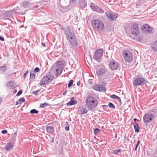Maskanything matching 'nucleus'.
<instances>
[{"label":"nucleus","instance_id":"f257e3e1","mask_svg":"<svg viewBox=\"0 0 157 157\" xmlns=\"http://www.w3.org/2000/svg\"><path fill=\"white\" fill-rule=\"evenodd\" d=\"M98 104L97 100L94 97L89 96L87 98L86 100V105L89 109L93 110Z\"/></svg>","mask_w":157,"mask_h":157},{"label":"nucleus","instance_id":"f03ea898","mask_svg":"<svg viewBox=\"0 0 157 157\" xmlns=\"http://www.w3.org/2000/svg\"><path fill=\"white\" fill-rule=\"evenodd\" d=\"M91 25L94 29L99 31H101L104 27L102 22L97 19H93L92 21Z\"/></svg>","mask_w":157,"mask_h":157},{"label":"nucleus","instance_id":"7ed1b4c3","mask_svg":"<svg viewBox=\"0 0 157 157\" xmlns=\"http://www.w3.org/2000/svg\"><path fill=\"white\" fill-rule=\"evenodd\" d=\"M60 25V28L63 29L64 31L65 35L67 40H69L75 37L74 32L70 28L67 27V29L66 30L65 29L63 28L62 25Z\"/></svg>","mask_w":157,"mask_h":157},{"label":"nucleus","instance_id":"20e7f679","mask_svg":"<svg viewBox=\"0 0 157 157\" xmlns=\"http://www.w3.org/2000/svg\"><path fill=\"white\" fill-rule=\"evenodd\" d=\"M54 78L52 75H46L42 78L39 84L41 86L47 85Z\"/></svg>","mask_w":157,"mask_h":157},{"label":"nucleus","instance_id":"39448f33","mask_svg":"<svg viewBox=\"0 0 157 157\" xmlns=\"http://www.w3.org/2000/svg\"><path fill=\"white\" fill-rule=\"evenodd\" d=\"M55 69L56 71V75L58 76L61 74L63 68V65L61 62L59 61L56 63L54 65Z\"/></svg>","mask_w":157,"mask_h":157},{"label":"nucleus","instance_id":"423d86ee","mask_svg":"<svg viewBox=\"0 0 157 157\" xmlns=\"http://www.w3.org/2000/svg\"><path fill=\"white\" fill-rule=\"evenodd\" d=\"M103 51L102 49H97L95 52L93 56V59L99 62H101V59L103 55Z\"/></svg>","mask_w":157,"mask_h":157},{"label":"nucleus","instance_id":"0eeeda50","mask_svg":"<svg viewBox=\"0 0 157 157\" xmlns=\"http://www.w3.org/2000/svg\"><path fill=\"white\" fill-rule=\"evenodd\" d=\"M123 58L125 60L128 62H131L132 59V53L129 51L125 50L122 52Z\"/></svg>","mask_w":157,"mask_h":157},{"label":"nucleus","instance_id":"6e6552de","mask_svg":"<svg viewBox=\"0 0 157 157\" xmlns=\"http://www.w3.org/2000/svg\"><path fill=\"white\" fill-rule=\"evenodd\" d=\"M146 79L140 76H137L134 80L133 82V85L135 86L138 85H143L144 82L146 81Z\"/></svg>","mask_w":157,"mask_h":157},{"label":"nucleus","instance_id":"1a4fd4ad","mask_svg":"<svg viewBox=\"0 0 157 157\" xmlns=\"http://www.w3.org/2000/svg\"><path fill=\"white\" fill-rule=\"evenodd\" d=\"M154 118V115L150 113H145L143 117V119L144 122L147 124L152 121Z\"/></svg>","mask_w":157,"mask_h":157},{"label":"nucleus","instance_id":"9d476101","mask_svg":"<svg viewBox=\"0 0 157 157\" xmlns=\"http://www.w3.org/2000/svg\"><path fill=\"white\" fill-rule=\"evenodd\" d=\"M130 31L131 34L135 36H137L139 33L138 26L135 24L132 23L131 25Z\"/></svg>","mask_w":157,"mask_h":157},{"label":"nucleus","instance_id":"9b49d317","mask_svg":"<svg viewBox=\"0 0 157 157\" xmlns=\"http://www.w3.org/2000/svg\"><path fill=\"white\" fill-rule=\"evenodd\" d=\"M105 14L107 17L112 21L116 20L118 16V14L117 13H111L108 11L106 12L105 13Z\"/></svg>","mask_w":157,"mask_h":157},{"label":"nucleus","instance_id":"f8f14e48","mask_svg":"<svg viewBox=\"0 0 157 157\" xmlns=\"http://www.w3.org/2000/svg\"><path fill=\"white\" fill-rule=\"evenodd\" d=\"M93 88L94 90L98 91H101L105 92L106 91V89L105 87L101 84H94L93 86Z\"/></svg>","mask_w":157,"mask_h":157},{"label":"nucleus","instance_id":"ddd939ff","mask_svg":"<svg viewBox=\"0 0 157 157\" xmlns=\"http://www.w3.org/2000/svg\"><path fill=\"white\" fill-rule=\"evenodd\" d=\"M118 66L119 64L118 63L114 60L112 61L109 63V67L112 70L117 69Z\"/></svg>","mask_w":157,"mask_h":157},{"label":"nucleus","instance_id":"4468645a","mask_svg":"<svg viewBox=\"0 0 157 157\" xmlns=\"http://www.w3.org/2000/svg\"><path fill=\"white\" fill-rule=\"evenodd\" d=\"M90 7L93 10L97 12L101 13L104 12V11L102 9L98 6L95 5L93 3H91V4Z\"/></svg>","mask_w":157,"mask_h":157},{"label":"nucleus","instance_id":"2eb2a0df","mask_svg":"<svg viewBox=\"0 0 157 157\" xmlns=\"http://www.w3.org/2000/svg\"><path fill=\"white\" fill-rule=\"evenodd\" d=\"M107 71L105 67H103L96 71V74L98 76H101L104 75Z\"/></svg>","mask_w":157,"mask_h":157},{"label":"nucleus","instance_id":"dca6fc26","mask_svg":"<svg viewBox=\"0 0 157 157\" xmlns=\"http://www.w3.org/2000/svg\"><path fill=\"white\" fill-rule=\"evenodd\" d=\"M69 41L70 44L74 48H77V42L75 37L69 40Z\"/></svg>","mask_w":157,"mask_h":157},{"label":"nucleus","instance_id":"f3484780","mask_svg":"<svg viewBox=\"0 0 157 157\" xmlns=\"http://www.w3.org/2000/svg\"><path fill=\"white\" fill-rule=\"evenodd\" d=\"M59 2L60 5L64 6L67 7L70 3V0H58Z\"/></svg>","mask_w":157,"mask_h":157},{"label":"nucleus","instance_id":"a211bd4d","mask_svg":"<svg viewBox=\"0 0 157 157\" xmlns=\"http://www.w3.org/2000/svg\"><path fill=\"white\" fill-rule=\"evenodd\" d=\"M78 5L81 8H85L87 5L86 0H79Z\"/></svg>","mask_w":157,"mask_h":157},{"label":"nucleus","instance_id":"6ab92c4d","mask_svg":"<svg viewBox=\"0 0 157 157\" xmlns=\"http://www.w3.org/2000/svg\"><path fill=\"white\" fill-rule=\"evenodd\" d=\"M77 101L74 97L71 98L70 101L67 103V106L73 105L76 104Z\"/></svg>","mask_w":157,"mask_h":157},{"label":"nucleus","instance_id":"aec40b11","mask_svg":"<svg viewBox=\"0 0 157 157\" xmlns=\"http://www.w3.org/2000/svg\"><path fill=\"white\" fill-rule=\"evenodd\" d=\"M46 130L49 133L53 134L55 132L54 128L53 126H48Z\"/></svg>","mask_w":157,"mask_h":157},{"label":"nucleus","instance_id":"412c9836","mask_svg":"<svg viewBox=\"0 0 157 157\" xmlns=\"http://www.w3.org/2000/svg\"><path fill=\"white\" fill-rule=\"evenodd\" d=\"M67 7V6H63L59 4L58 8L60 12L64 13L66 11V8Z\"/></svg>","mask_w":157,"mask_h":157},{"label":"nucleus","instance_id":"4be33fe9","mask_svg":"<svg viewBox=\"0 0 157 157\" xmlns=\"http://www.w3.org/2000/svg\"><path fill=\"white\" fill-rule=\"evenodd\" d=\"M151 49L154 53L157 52V40L153 44V46L151 47Z\"/></svg>","mask_w":157,"mask_h":157},{"label":"nucleus","instance_id":"5701e85b","mask_svg":"<svg viewBox=\"0 0 157 157\" xmlns=\"http://www.w3.org/2000/svg\"><path fill=\"white\" fill-rule=\"evenodd\" d=\"M13 147V144L11 143H7L6 146L5 147V148L7 150H9Z\"/></svg>","mask_w":157,"mask_h":157},{"label":"nucleus","instance_id":"b1692460","mask_svg":"<svg viewBox=\"0 0 157 157\" xmlns=\"http://www.w3.org/2000/svg\"><path fill=\"white\" fill-rule=\"evenodd\" d=\"M149 25L145 24L141 27V29L144 31H147V29L149 28Z\"/></svg>","mask_w":157,"mask_h":157},{"label":"nucleus","instance_id":"393cba45","mask_svg":"<svg viewBox=\"0 0 157 157\" xmlns=\"http://www.w3.org/2000/svg\"><path fill=\"white\" fill-rule=\"evenodd\" d=\"M134 127L136 132H139L140 127L138 123H135L134 124Z\"/></svg>","mask_w":157,"mask_h":157},{"label":"nucleus","instance_id":"a878e982","mask_svg":"<svg viewBox=\"0 0 157 157\" xmlns=\"http://www.w3.org/2000/svg\"><path fill=\"white\" fill-rule=\"evenodd\" d=\"M7 86L10 88H12L14 87L13 83L12 82H9L7 84Z\"/></svg>","mask_w":157,"mask_h":157},{"label":"nucleus","instance_id":"bb28decb","mask_svg":"<svg viewBox=\"0 0 157 157\" xmlns=\"http://www.w3.org/2000/svg\"><path fill=\"white\" fill-rule=\"evenodd\" d=\"M87 111H88L86 109L83 108H81L80 109V111L82 114H84V113H86Z\"/></svg>","mask_w":157,"mask_h":157},{"label":"nucleus","instance_id":"cd10ccee","mask_svg":"<svg viewBox=\"0 0 157 157\" xmlns=\"http://www.w3.org/2000/svg\"><path fill=\"white\" fill-rule=\"evenodd\" d=\"M30 79H34L35 76L34 71H31L30 72Z\"/></svg>","mask_w":157,"mask_h":157},{"label":"nucleus","instance_id":"c85d7f7f","mask_svg":"<svg viewBox=\"0 0 157 157\" xmlns=\"http://www.w3.org/2000/svg\"><path fill=\"white\" fill-rule=\"evenodd\" d=\"M100 129L96 128L95 129H94V132L95 135H97L98 133L100 132Z\"/></svg>","mask_w":157,"mask_h":157},{"label":"nucleus","instance_id":"c756f323","mask_svg":"<svg viewBox=\"0 0 157 157\" xmlns=\"http://www.w3.org/2000/svg\"><path fill=\"white\" fill-rule=\"evenodd\" d=\"M49 104L47 103H41L40 105V108H44L45 106L48 105Z\"/></svg>","mask_w":157,"mask_h":157},{"label":"nucleus","instance_id":"7c9ffc66","mask_svg":"<svg viewBox=\"0 0 157 157\" xmlns=\"http://www.w3.org/2000/svg\"><path fill=\"white\" fill-rule=\"evenodd\" d=\"M30 113L32 114H36L38 113V111L36 109H33L31 110Z\"/></svg>","mask_w":157,"mask_h":157},{"label":"nucleus","instance_id":"2f4dec72","mask_svg":"<svg viewBox=\"0 0 157 157\" xmlns=\"http://www.w3.org/2000/svg\"><path fill=\"white\" fill-rule=\"evenodd\" d=\"M109 106L112 108L115 109V105L111 102H109L108 104Z\"/></svg>","mask_w":157,"mask_h":157},{"label":"nucleus","instance_id":"473e14b6","mask_svg":"<svg viewBox=\"0 0 157 157\" xmlns=\"http://www.w3.org/2000/svg\"><path fill=\"white\" fill-rule=\"evenodd\" d=\"M153 29L151 28L149 26V28L147 29L146 32H148L149 33H153Z\"/></svg>","mask_w":157,"mask_h":157},{"label":"nucleus","instance_id":"72a5a7b5","mask_svg":"<svg viewBox=\"0 0 157 157\" xmlns=\"http://www.w3.org/2000/svg\"><path fill=\"white\" fill-rule=\"evenodd\" d=\"M29 2L27 1H25L23 3V6L25 8L29 5Z\"/></svg>","mask_w":157,"mask_h":157},{"label":"nucleus","instance_id":"f704fd0d","mask_svg":"<svg viewBox=\"0 0 157 157\" xmlns=\"http://www.w3.org/2000/svg\"><path fill=\"white\" fill-rule=\"evenodd\" d=\"M73 82V81L72 80H71L69 82L68 85V87L69 88L72 85V84Z\"/></svg>","mask_w":157,"mask_h":157},{"label":"nucleus","instance_id":"c9c22d12","mask_svg":"<svg viewBox=\"0 0 157 157\" xmlns=\"http://www.w3.org/2000/svg\"><path fill=\"white\" fill-rule=\"evenodd\" d=\"M121 151V149H119L117 150H115L114 151L113 154H117L118 152H120Z\"/></svg>","mask_w":157,"mask_h":157},{"label":"nucleus","instance_id":"e433bc0d","mask_svg":"<svg viewBox=\"0 0 157 157\" xmlns=\"http://www.w3.org/2000/svg\"><path fill=\"white\" fill-rule=\"evenodd\" d=\"M20 102H21V104L22 103L25 102V100L24 98L22 97L20 98L19 100Z\"/></svg>","mask_w":157,"mask_h":157},{"label":"nucleus","instance_id":"4c0bfd02","mask_svg":"<svg viewBox=\"0 0 157 157\" xmlns=\"http://www.w3.org/2000/svg\"><path fill=\"white\" fill-rule=\"evenodd\" d=\"M17 135V132H16L13 135V137L12 138V139H13L14 140H15L16 139L15 137H16Z\"/></svg>","mask_w":157,"mask_h":157},{"label":"nucleus","instance_id":"58836bf2","mask_svg":"<svg viewBox=\"0 0 157 157\" xmlns=\"http://www.w3.org/2000/svg\"><path fill=\"white\" fill-rule=\"evenodd\" d=\"M117 96H116L115 94H113L111 95L110 97L111 98L113 99H116Z\"/></svg>","mask_w":157,"mask_h":157},{"label":"nucleus","instance_id":"ea45409f","mask_svg":"<svg viewBox=\"0 0 157 157\" xmlns=\"http://www.w3.org/2000/svg\"><path fill=\"white\" fill-rule=\"evenodd\" d=\"M0 68L2 70L3 69V72H5L6 70V68L5 66L1 67Z\"/></svg>","mask_w":157,"mask_h":157},{"label":"nucleus","instance_id":"a19ab883","mask_svg":"<svg viewBox=\"0 0 157 157\" xmlns=\"http://www.w3.org/2000/svg\"><path fill=\"white\" fill-rule=\"evenodd\" d=\"M140 143V141L139 140L137 142V143L134 149L135 150H136L137 147H138V145H139Z\"/></svg>","mask_w":157,"mask_h":157},{"label":"nucleus","instance_id":"79ce46f5","mask_svg":"<svg viewBox=\"0 0 157 157\" xmlns=\"http://www.w3.org/2000/svg\"><path fill=\"white\" fill-rule=\"evenodd\" d=\"M22 93V92L21 90H20L18 91L17 94V96H18L21 95Z\"/></svg>","mask_w":157,"mask_h":157},{"label":"nucleus","instance_id":"37998d69","mask_svg":"<svg viewBox=\"0 0 157 157\" xmlns=\"http://www.w3.org/2000/svg\"><path fill=\"white\" fill-rule=\"evenodd\" d=\"M40 69L39 68V67H36L34 71L38 72L40 71Z\"/></svg>","mask_w":157,"mask_h":157},{"label":"nucleus","instance_id":"c03bdc74","mask_svg":"<svg viewBox=\"0 0 157 157\" xmlns=\"http://www.w3.org/2000/svg\"><path fill=\"white\" fill-rule=\"evenodd\" d=\"M39 91V90L35 91L33 92V93L35 95H36Z\"/></svg>","mask_w":157,"mask_h":157},{"label":"nucleus","instance_id":"a18cd8bd","mask_svg":"<svg viewBox=\"0 0 157 157\" xmlns=\"http://www.w3.org/2000/svg\"><path fill=\"white\" fill-rule=\"evenodd\" d=\"M29 73V71H26L25 73H24V75H23V77L24 78H25L26 77V75L27 74H28Z\"/></svg>","mask_w":157,"mask_h":157},{"label":"nucleus","instance_id":"49530a36","mask_svg":"<svg viewBox=\"0 0 157 157\" xmlns=\"http://www.w3.org/2000/svg\"><path fill=\"white\" fill-rule=\"evenodd\" d=\"M7 131L6 130H4L2 131V134H5L6 133H7Z\"/></svg>","mask_w":157,"mask_h":157},{"label":"nucleus","instance_id":"de8ad7c7","mask_svg":"<svg viewBox=\"0 0 157 157\" xmlns=\"http://www.w3.org/2000/svg\"><path fill=\"white\" fill-rule=\"evenodd\" d=\"M0 40L2 41H4V38L2 36H0Z\"/></svg>","mask_w":157,"mask_h":157},{"label":"nucleus","instance_id":"09e8293b","mask_svg":"<svg viewBox=\"0 0 157 157\" xmlns=\"http://www.w3.org/2000/svg\"><path fill=\"white\" fill-rule=\"evenodd\" d=\"M19 104H21V102H20L19 100H18V101H16V105H17Z\"/></svg>","mask_w":157,"mask_h":157},{"label":"nucleus","instance_id":"8fccbe9b","mask_svg":"<svg viewBox=\"0 0 157 157\" xmlns=\"http://www.w3.org/2000/svg\"><path fill=\"white\" fill-rule=\"evenodd\" d=\"M116 99H117V100L118 101H119L120 102H121V100L120 98L118 97V96H117V98Z\"/></svg>","mask_w":157,"mask_h":157},{"label":"nucleus","instance_id":"3c124183","mask_svg":"<svg viewBox=\"0 0 157 157\" xmlns=\"http://www.w3.org/2000/svg\"><path fill=\"white\" fill-rule=\"evenodd\" d=\"M65 129L66 131H68L69 130V126L66 127L65 128Z\"/></svg>","mask_w":157,"mask_h":157},{"label":"nucleus","instance_id":"603ef678","mask_svg":"<svg viewBox=\"0 0 157 157\" xmlns=\"http://www.w3.org/2000/svg\"><path fill=\"white\" fill-rule=\"evenodd\" d=\"M88 82L89 83H90V84H92V81L91 80L89 79V80H88Z\"/></svg>","mask_w":157,"mask_h":157},{"label":"nucleus","instance_id":"864d4df0","mask_svg":"<svg viewBox=\"0 0 157 157\" xmlns=\"http://www.w3.org/2000/svg\"><path fill=\"white\" fill-rule=\"evenodd\" d=\"M124 138L125 140H128V137L127 136H124Z\"/></svg>","mask_w":157,"mask_h":157},{"label":"nucleus","instance_id":"5fc2aeb1","mask_svg":"<svg viewBox=\"0 0 157 157\" xmlns=\"http://www.w3.org/2000/svg\"><path fill=\"white\" fill-rule=\"evenodd\" d=\"M67 90H66L63 93V95H65L67 93Z\"/></svg>","mask_w":157,"mask_h":157},{"label":"nucleus","instance_id":"6e6d98bb","mask_svg":"<svg viewBox=\"0 0 157 157\" xmlns=\"http://www.w3.org/2000/svg\"><path fill=\"white\" fill-rule=\"evenodd\" d=\"M77 85L78 86H79L80 85V82H78L77 83Z\"/></svg>","mask_w":157,"mask_h":157},{"label":"nucleus","instance_id":"4d7b16f0","mask_svg":"<svg viewBox=\"0 0 157 157\" xmlns=\"http://www.w3.org/2000/svg\"><path fill=\"white\" fill-rule=\"evenodd\" d=\"M76 0H70V2L71 1H72L73 2H75L76 1Z\"/></svg>","mask_w":157,"mask_h":157},{"label":"nucleus","instance_id":"13d9d810","mask_svg":"<svg viewBox=\"0 0 157 157\" xmlns=\"http://www.w3.org/2000/svg\"><path fill=\"white\" fill-rule=\"evenodd\" d=\"M42 45L44 47H45V44L44 43H42Z\"/></svg>","mask_w":157,"mask_h":157},{"label":"nucleus","instance_id":"bf43d9fd","mask_svg":"<svg viewBox=\"0 0 157 157\" xmlns=\"http://www.w3.org/2000/svg\"><path fill=\"white\" fill-rule=\"evenodd\" d=\"M2 103V99L0 98V105Z\"/></svg>","mask_w":157,"mask_h":157},{"label":"nucleus","instance_id":"052dcab7","mask_svg":"<svg viewBox=\"0 0 157 157\" xmlns=\"http://www.w3.org/2000/svg\"><path fill=\"white\" fill-rule=\"evenodd\" d=\"M117 134H116V135H115V138H117Z\"/></svg>","mask_w":157,"mask_h":157},{"label":"nucleus","instance_id":"680f3d73","mask_svg":"<svg viewBox=\"0 0 157 157\" xmlns=\"http://www.w3.org/2000/svg\"><path fill=\"white\" fill-rule=\"evenodd\" d=\"M136 118L134 119V121H136Z\"/></svg>","mask_w":157,"mask_h":157}]
</instances>
